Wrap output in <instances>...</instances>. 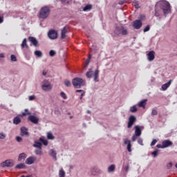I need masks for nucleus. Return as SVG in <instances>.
<instances>
[{
  "label": "nucleus",
  "mask_w": 177,
  "mask_h": 177,
  "mask_svg": "<svg viewBox=\"0 0 177 177\" xmlns=\"http://www.w3.org/2000/svg\"><path fill=\"white\" fill-rule=\"evenodd\" d=\"M27 158V155H26V153H22L21 154H19V157H18V161H21V160H24Z\"/></svg>",
  "instance_id": "23"
},
{
  "label": "nucleus",
  "mask_w": 177,
  "mask_h": 177,
  "mask_svg": "<svg viewBox=\"0 0 177 177\" xmlns=\"http://www.w3.org/2000/svg\"><path fill=\"white\" fill-rule=\"evenodd\" d=\"M98 78H99V71L95 70L94 72V81H97Z\"/></svg>",
  "instance_id": "30"
},
{
  "label": "nucleus",
  "mask_w": 177,
  "mask_h": 177,
  "mask_svg": "<svg viewBox=\"0 0 177 177\" xmlns=\"http://www.w3.org/2000/svg\"><path fill=\"white\" fill-rule=\"evenodd\" d=\"M138 145H140L141 146H143V139H142V138H139L138 140Z\"/></svg>",
  "instance_id": "49"
},
{
  "label": "nucleus",
  "mask_w": 177,
  "mask_h": 177,
  "mask_svg": "<svg viewBox=\"0 0 177 177\" xmlns=\"http://www.w3.org/2000/svg\"><path fill=\"white\" fill-rule=\"evenodd\" d=\"M31 113L28 111V109H25V112L22 113L23 117H26V115H30Z\"/></svg>",
  "instance_id": "37"
},
{
  "label": "nucleus",
  "mask_w": 177,
  "mask_h": 177,
  "mask_svg": "<svg viewBox=\"0 0 177 177\" xmlns=\"http://www.w3.org/2000/svg\"><path fill=\"white\" fill-rule=\"evenodd\" d=\"M131 147L132 145L131 144V142H129L127 145V151H129V153H131V151H132Z\"/></svg>",
  "instance_id": "40"
},
{
  "label": "nucleus",
  "mask_w": 177,
  "mask_h": 177,
  "mask_svg": "<svg viewBox=\"0 0 177 177\" xmlns=\"http://www.w3.org/2000/svg\"><path fill=\"white\" fill-rule=\"evenodd\" d=\"M33 147H36L37 149H42V144L38 141H35Z\"/></svg>",
  "instance_id": "21"
},
{
  "label": "nucleus",
  "mask_w": 177,
  "mask_h": 177,
  "mask_svg": "<svg viewBox=\"0 0 177 177\" xmlns=\"http://www.w3.org/2000/svg\"><path fill=\"white\" fill-rule=\"evenodd\" d=\"M72 84L75 88H80L81 86H83V85H85V81L82 78L76 77L73 80Z\"/></svg>",
  "instance_id": "3"
},
{
  "label": "nucleus",
  "mask_w": 177,
  "mask_h": 177,
  "mask_svg": "<svg viewBox=\"0 0 177 177\" xmlns=\"http://www.w3.org/2000/svg\"><path fill=\"white\" fill-rule=\"evenodd\" d=\"M156 59V52L154 50H151L147 54V59L149 62H153Z\"/></svg>",
  "instance_id": "10"
},
{
  "label": "nucleus",
  "mask_w": 177,
  "mask_h": 177,
  "mask_svg": "<svg viewBox=\"0 0 177 177\" xmlns=\"http://www.w3.org/2000/svg\"><path fill=\"white\" fill-rule=\"evenodd\" d=\"M115 35L116 36L118 35H128V30L125 29L123 26H117L114 31Z\"/></svg>",
  "instance_id": "4"
},
{
  "label": "nucleus",
  "mask_w": 177,
  "mask_h": 177,
  "mask_svg": "<svg viewBox=\"0 0 177 177\" xmlns=\"http://www.w3.org/2000/svg\"><path fill=\"white\" fill-rule=\"evenodd\" d=\"M6 138V135L3 133H0V139H5Z\"/></svg>",
  "instance_id": "53"
},
{
  "label": "nucleus",
  "mask_w": 177,
  "mask_h": 177,
  "mask_svg": "<svg viewBox=\"0 0 177 177\" xmlns=\"http://www.w3.org/2000/svg\"><path fill=\"white\" fill-rule=\"evenodd\" d=\"M157 114H158V112L157 111V110L153 109L152 112H151V115H157Z\"/></svg>",
  "instance_id": "50"
},
{
  "label": "nucleus",
  "mask_w": 177,
  "mask_h": 177,
  "mask_svg": "<svg viewBox=\"0 0 177 177\" xmlns=\"http://www.w3.org/2000/svg\"><path fill=\"white\" fill-rule=\"evenodd\" d=\"M48 35L50 39H56L57 38V32L55 30H49Z\"/></svg>",
  "instance_id": "7"
},
{
  "label": "nucleus",
  "mask_w": 177,
  "mask_h": 177,
  "mask_svg": "<svg viewBox=\"0 0 177 177\" xmlns=\"http://www.w3.org/2000/svg\"><path fill=\"white\" fill-rule=\"evenodd\" d=\"M64 85H66V86H71V82L69 80H65L64 81Z\"/></svg>",
  "instance_id": "44"
},
{
  "label": "nucleus",
  "mask_w": 177,
  "mask_h": 177,
  "mask_svg": "<svg viewBox=\"0 0 177 177\" xmlns=\"http://www.w3.org/2000/svg\"><path fill=\"white\" fill-rule=\"evenodd\" d=\"M129 143H131V140H129L128 139H124V145H128Z\"/></svg>",
  "instance_id": "55"
},
{
  "label": "nucleus",
  "mask_w": 177,
  "mask_h": 177,
  "mask_svg": "<svg viewBox=\"0 0 177 177\" xmlns=\"http://www.w3.org/2000/svg\"><path fill=\"white\" fill-rule=\"evenodd\" d=\"M136 121V118L134 115H131L129 118L127 128H132V126L135 124Z\"/></svg>",
  "instance_id": "8"
},
{
  "label": "nucleus",
  "mask_w": 177,
  "mask_h": 177,
  "mask_svg": "<svg viewBox=\"0 0 177 177\" xmlns=\"http://www.w3.org/2000/svg\"><path fill=\"white\" fill-rule=\"evenodd\" d=\"M66 176V171L64 169H60L59 171V177H65Z\"/></svg>",
  "instance_id": "26"
},
{
  "label": "nucleus",
  "mask_w": 177,
  "mask_h": 177,
  "mask_svg": "<svg viewBox=\"0 0 177 177\" xmlns=\"http://www.w3.org/2000/svg\"><path fill=\"white\" fill-rule=\"evenodd\" d=\"M42 74H43V75H46V72L44 71V72L42 73Z\"/></svg>",
  "instance_id": "63"
},
{
  "label": "nucleus",
  "mask_w": 177,
  "mask_h": 177,
  "mask_svg": "<svg viewBox=\"0 0 177 177\" xmlns=\"http://www.w3.org/2000/svg\"><path fill=\"white\" fill-rule=\"evenodd\" d=\"M158 155V151L156 150V151H154L152 152V156L154 158H156V157H157V156Z\"/></svg>",
  "instance_id": "48"
},
{
  "label": "nucleus",
  "mask_w": 177,
  "mask_h": 177,
  "mask_svg": "<svg viewBox=\"0 0 177 177\" xmlns=\"http://www.w3.org/2000/svg\"><path fill=\"white\" fill-rule=\"evenodd\" d=\"M172 82V80H170L167 83H165L162 85V91H167L168 88H169V86L171 85V83Z\"/></svg>",
  "instance_id": "16"
},
{
  "label": "nucleus",
  "mask_w": 177,
  "mask_h": 177,
  "mask_svg": "<svg viewBox=\"0 0 177 177\" xmlns=\"http://www.w3.org/2000/svg\"><path fill=\"white\" fill-rule=\"evenodd\" d=\"M42 89L43 91H50V89H52V86L50 84H43Z\"/></svg>",
  "instance_id": "19"
},
{
  "label": "nucleus",
  "mask_w": 177,
  "mask_h": 177,
  "mask_svg": "<svg viewBox=\"0 0 177 177\" xmlns=\"http://www.w3.org/2000/svg\"><path fill=\"white\" fill-rule=\"evenodd\" d=\"M89 60H91V57H88V59H87V60L86 61V66H88V64H89Z\"/></svg>",
  "instance_id": "58"
},
{
  "label": "nucleus",
  "mask_w": 177,
  "mask_h": 177,
  "mask_svg": "<svg viewBox=\"0 0 177 177\" xmlns=\"http://www.w3.org/2000/svg\"><path fill=\"white\" fill-rule=\"evenodd\" d=\"M35 161H37V158L35 156H30L26 160V164L31 165L34 164Z\"/></svg>",
  "instance_id": "11"
},
{
  "label": "nucleus",
  "mask_w": 177,
  "mask_h": 177,
  "mask_svg": "<svg viewBox=\"0 0 177 177\" xmlns=\"http://www.w3.org/2000/svg\"><path fill=\"white\" fill-rule=\"evenodd\" d=\"M76 92L81 93L80 100H82V97H84V96H85V92L83 90H77Z\"/></svg>",
  "instance_id": "38"
},
{
  "label": "nucleus",
  "mask_w": 177,
  "mask_h": 177,
  "mask_svg": "<svg viewBox=\"0 0 177 177\" xmlns=\"http://www.w3.org/2000/svg\"><path fill=\"white\" fill-rule=\"evenodd\" d=\"M28 120L30 121V122H32V124H38L39 122V118L34 115H30L28 117Z\"/></svg>",
  "instance_id": "13"
},
{
  "label": "nucleus",
  "mask_w": 177,
  "mask_h": 177,
  "mask_svg": "<svg viewBox=\"0 0 177 177\" xmlns=\"http://www.w3.org/2000/svg\"><path fill=\"white\" fill-rule=\"evenodd\" d=\"M20 131L21 136H30V133H28V129H27L26 127H21Z\"/></svg>",
  "instance_id": "12"
},
{
  "label": "nucleus",
  "mask_w": 177,
  "mask_h": 177,
  "mask_svg": "<svg viewBox=\"0 0 177 177\" xmlns=\"http://www.w3.org/2000/svg\"><path fill=\"white\" fill-rule=\"evenodd\" d=\"M132 5L135 7L136 9H139V8H140V6H139V2L138 1H133Z\"/></svg>",
  "instance_id": "36"
},
{
  "label": "nucleus",
  "mask_w": 177,
  "mask_h": 177,
  "mask_svg": "<svg viewBox=\"0 0 177 177\" xmlns=\"http://www.w3.org/2000/svg\"><path fill=\"white\" fill-rule=\"evenodd\" d=\"M55 55H56V52L55 50H50L49 55L51 57H53V56H55Z\"/></svg>",
  "instance_id": "42"
},
{
  "label": "nucleus",
  "mask_w": 177,
  "mask_h": 177,
  "mask_svg": "<svg viewBox=\"0 0 177 177\" xmlns=\"http://www.w3.org/2000/svg\"><path fill=\"white\" fill-rule=\"evenodd\" d=\"M66 34H67V29L66 27H64L61 31V39L66 38Z\"/></svg>",
  "instance_id": "18"
},
{
  "label": "nucleus",
  "mask_w": 177,
  "mask_h": 177,
  "mask_svg": "<svg viewBox=\"0 0 177 177\" xmlns=\"http://www.w3.org/2000/svg\"><path fill=\"white\" fill-rule=\"evenodd\" d=\"M35 56H37V57H42V52L39 51V50H35Z\"/></svg>",
  "instance_id": "34"
},
{
  "label": "nucleus",
  "mask_w": 177,
  "mask_h": 177,
  "mask_svg": "<svg viewBox=\"0 0 177 177\" xmlns=\"http://www.w3.org/2000/svg\"><path fill=\"white\" fill-rule=\"evenodd\" d=\"M21 46L22 48V49H24V48H26L27 49H28V44H27V39H24Z\"/></svg>",
  "instance_id": "20"
},
{
  "label": "nucleus",
  "mask_w": 177,
  "mask_h": 177,
  "mask_svg": "<svg viewBox=\"0 0 177 177\" xmlns=\"http://www.w3.org/2000/svg\"><path fill=\"white\" fill-rule=\"evenodd\" d=\"M15 165V162L13 160H7L1 163V167H13Z\"/></svg>",
  "instance_id": "9"
},
{
  "label": "nucleus",
  "mask_w": 177,
  "mask_h": 177,
  "mask_svg": "<svg viewBox=\"0 0 177 177\" xmlns=\"http://www.w3.org/2000/svg\"><path fill=\"white\" fill-rule=\"evenodd\" d=\"M115 171V165H111L108 167V172H114Z\"/></svg>",
  "instance_id": "27"
},
{
  "label": "nucleus",
  "mask_w": 177,
  "mask_h": 177,
  "mask_svg": "<svg viewBox=\"0 0 177 177\" xmlns=\"http://www.w3.org/2000/svg\"><path fill=\"white\" fill-rule=\"evenodd\" d=\"M39 141L42 142L44 146H46L48 145V140H44V137L40 138Z\"/></svg>",
  "instance_id": "32"
},
{
  "label": "nucleus",
  "mask_w": 177,
  "mask_h": 177,
  "mask_svg": "<svg viewBox=\"0 0 177 177\" xmlns=\"http://www.w3.org/2000/svg\"><path fill=\"white\" fill-rule=\"evenodd\" d=\"M59 1H60V2H62V3H64L66 0H59Z\"/></svg>",
  "instance_id": "61"
},
{
  "label": "nucleus",
  "mask_w": 177,
  "mask_h": 177,
  "mask_svg": "<svg viewBox=\"0 0 177 177\" xmlns=\"http://www.w3.org/2000/svg\"><path fill=\"white\" fill-rule=\"evenodd\" d=\"M142 135V129L139 126H135V133L132 137V142H136L138 136Z\"/></svg>",
  "instance_id": "5"
},
{
  "label": "nucleus",
  "mask_w": 177,
  "mask_h": 177,
  "mask_svg": "<svg viewBox=\"0 0 177 177\" xmlns=\"http://www.w3.org/2000/svg\"><path fill=\"white\" fill-rule=\"evenodd\" d=\"M156 147H158V149H165L164 147V145L162 144V145H156Z\"/></svg>",
  "instance_id": "56"
},
{
  "label": "nucleus",
  "mask_w": 177,
  "mask_h": 177,
  "mask_svg": "<svg viewBox=\"0 0 177 177\" xmlns=\"http://www.w3.org/2000/svg\"><path fill=\"white\" fill-rule=\"evenodd\" d=\"M47 138L49 140H53V139H55V136H53V134H52V133L48 132L47 133Z\"/></svg>",
  "instance_id": "28"
},
{
  "label": "nucleus",
  "mask_w": 177,
  "mask_h": 177,
  "mask_svg": "<svg viewBox=\"0 0 177 177\" xmlns=\"http://www.w3.org/2000/svg\"><path fill=\"white\" fill-rule=\"evenodd\" d=\"M16 140H17V142H23V138H21V137H20V136H17Z\"/></svg>",
  "instance_id": "51"
},
{
  "label": "nucleus",
  "mask_w": 177,
  "mask_h": 177,
  "mask_svg": "<svg viewBox=\"0 0 177 177\" xmlns=\"http://www.w3.org/2000/svg\"><path fill=\"white\" fill-rule=\"evenodd\" d=\"M119 5H124V1H120V2L119 3Z\"/></svg>",
  "instance_id": "62"
},
{
  "label": "nucleus",
  "mask_w": 177,
  "mask_h": 177,
  "mask_svg": "<svg viewBox=\"0 0 177 177\" xmlns=\"http://www.w3.org/2000/svg\"><path fill=\"white\" fill-rule=\"evenodd\" d=\"M0 57L3 59V57H5V55L3 53H0Z\"/></svg>",
  "instance_id": "59"
},
{
  "label": "nucleus",
  "mask_w": 177,
  "mask_h": 177,
  "mask_svg": "<svg viewBox=\"0 0 177 177\" xmlns=\"http://www.w3.org/2000/svg\"><path fill=\"white\" fill-rule=\"evenodd\" d=\"M23 168H26V165L24 163H20L15 167L16 169H23Z\"/></svg>",
  "instance_id": "25"
},
{
  "label": "nucleus",
  "mask_w": 177,
  "mask_h": 177,
  "mask_svg": "<svg viewBox=\"0 0 177 177\" xmlns=\"http://www.w3.org/2000/svg\"><path fill=\"white\" fill-rule=\"evenodd\" d=\"M60 96L62 97H63L64 99V100H66V99H67V95H66V93H64V92H61V93H60Z\"/></svg>",
  "instance_id": "43"
},
{
  "label": "nucleus",
  "mask_w": 177,
  "mask_h": 177,
  "mask_svg": "<svg viewBox=\"0 0 177 177\" xmlns=\"http://www.w3.org/2000/svg\"><path fill=\"white\" fill-rule=\"evenodd\" d=\"M167 167H172V162H169V164L167 165Z\"/></svg>",
  "instance_id": "60"
},
{
  "label": "nucleus",
  "mask_w": 177,
  "mask_h": 177,
  "mask_svg": "<svg viewBox=\"0 0 177 177\" xmlns=\"http://www.w3.org/2000/svg\"><path fill=\"white\" fill-rule=\"evenodd\" d=\"M50 14V8L48 6H44L41 8L39 12L40 19H47Z\"/></svg>",
  "instance_id": "2"
},
{
  "label": "nucleus",
  "mask_w": 177,
  "mask_h": 177,
  "mask_svg": "<svg viewBox=\"0 0 177 177\" xmlns=\"http://www.w3.org/2000/svg\"><path fill=\"white\" fill-rule=\"evenodd\" d=\"M162 145H163V147L167 148L169 147V146H172V142L169 140H167L165 141H162Z\"/></svg>",
  "instance_id": "15"
},
{
  "label": "nucleus",
  "mask_w": 177,
  "mask_h": 177,
  "mask_svg": "<svg viewBox=\"0 0 177 177\" xmlns=\"http://www.w3.org/2000/svg\"><path fill=\"white\" fill-rule=\"evenodd\" d=\"M13 122H14V124L17 125V124H20V122H21V119H20V118L19 116H17L14 118Z\"/></svg>",
  "instance_id": "22"
},
{
  "label": "nucleus",
  "mask_w": 177,
  "mask_h": 177,
  "mask_svg": "<svg viewBox=\"0 0 177 177\" xmlns=\"http://www.w3.org/2000/svg\"><path fill=\"white\" fill-rule=\"evenodd\" d=\"M25 177H32V176L28 175V176H25Z\"/></svg>",
  "instance_id": "64"
},
{
  "label": "nucleus",
  "mask_w": 177,
  "mask_h": 177,
  "mask_svg": "<svg viewBox=\"0 0 177 177\" xmlns=\"http://www.w3.org/2000/svg\"><path fill=\"white\" fill-rule=\"evenodd\" d=\"M34 99H35V96L34 95L29 96V100H34Z\"/></svg>",
  "instance_id": "57"
},
{
  "label": "nucleus",
  "mask_w": 177,
  "mask_h": 177,
  "mask_svg": "<svg viewBox=\"0 0 177 177\" xmlns=\"http://www.w3.org/2000/svg\"><path fill=\"white\" fill-rule=\"evenodd\" d=\"M91 9H92V5L88 4V5H86V6L83 8V11H84V12H88V10H91Z\"/></svg>",
  "instance_id": "29"
},
{
  "label": "nucleus",
  "mask_w": 177,
  "mask_h": 177,
  "mask_svg": "<svg viewBox=\"0 0 177 177\" xmlns=\"http://www.w3.org/2000/svg\"><path fill=\"white\" fill-rule=\"evenodd\" d=\"M142 26H143L142 20L136 19L133 22V27L135 30H140V28H142Z\"/></svg>",
  "instance_id": "6"
},
{
  "label": "nucleus",
  "mask_w": 177,
  "mask_h": 177,
  "mask_svg": "<svg viewBox=\"0 0 177 177\" xmlns=\"http://www.w3.org/2000/svg\"><path fill=\"white\" fill-rule=\"evenodd\" d=\"M28 41L30 42H31L32 44H33V46H39V44H38V40H37V39L34 37H28Z\"/></svg>",
  "instance_id": "14"
},
{
  "label": "nucleus",
  "mask_w": 177,
  "mask_h": 177,
  "mask_svg": "<svg viewBox=\"0 0 177 177\" xmlns=\"http://www.w3.org/2000/svg\"><path fill=\"white\" fill-rule=\"evenodd\" d=\"M99 172V169L97 167H94L91 171L93 175H96V173Z\"/></svg>",
  "instance_id": "39"
},
{
  "label": "nucleus",
  "mask_w": 177,
  "mask_h": 177,
  "mask_svg": "<svg viewBox=\"0 0 177 177\" xmlns=\"http://www.w3.org/2000/svg\"><path fill=\"white\" fill-rule=\"evenodd\" d=\"M35 153L37 156H42V148H38L35 151Z\"/></svg>",
  "instance_id": "31"
},
{
  "label": "nucleus",
  "mask_w": 177,
  "mask_h": 177,
  "mask_svg": "<svg viewBox=\"0 0 177 177\" xmlns=\"http://www.w3.org/2000/svg\"><path fill=\"white\" fill-rule=\"evenodd\" d=\"M155 16H156V17H160V16H161V12L158 11V10H156Z\"/></svg>",
  "instance_id": "45"
},
{
  "label": "nucleus",
  "mask_w": 177,
  "mask_h": 177,
  "mask_svg": "<svg viewBox=\"0 0 177 177\" xmlns=\"http://www.w3.org/2000/svg\"><path fill=\"white\" fill-rule=\"evenodd\" d=\"M158 6L162 10L164 16L167 17V15L171 13V4L169 2L162 0L158 3Z\"/></svg>",
  "instance_id": "1"
},
{
  "label": "nucleus",
  "mask_w": 177,
  "mask_h": 177,
  "mask_svg": "<svg viewBox=\"0 0 177 177\" xmlns=\"http://www.w3.org/2000/svg\"><path fill=\"white\" fill-rule=\"evenodd\" d=\"M86 77L87 78H92V75H93V72L92 71H89L86 73Z\"/></svg>",
  "instance_id": "35"
},
{
  "label": "nucleus",
  "mask_w": 177,
  "mask_h": 177,
  "mask_svg": "<svg viewBox=\"0 0 177 177\" xmlns=\"http://www.w3.org/2000/svg\"><path fill=\"white\" fill-rule=\"evenodd\" d=\"M147 103V100H142L140 102H138V107H142V109H145V107H146Z\"/></svg>",
  "instance_id": "17"
},
{
  "label": "nucleus",
  "mask_w": 177,
  "mask_h": 177,
  "mask_svg": "<svg viewBox=\"0 0 177 177\" xmlns=\"http://www.w3.org/2000/svg\"><path fill=\"white\" fill-rule=\"evenodd\" d=\"M147 31H150V26L147 25L143 30L144 32H147Z\"/></svg>",
  "instance_id": "46"
},
{
  "label": "nucleus",
  "mask_w": 177,
  "mask_h": 177,
  "mask_svg": "<svg viewBox=\"0 0 177 177\" xmlns=\"http://www.w3.org/2000/svg\"><path fill=\"white\" fill-rule=\"evenodd\" d=\"M145 19H146V16L141 15H140V19H138V20H141V22H142L143 20H145Z\"/></svg>",
  "instance_id": "52"
},
{
  "label": "nucleus",
  "mask_w": 177,
  "mask_h": 177,
  "mask_svg": "<svg viewBox=\"0 0 177 177\" xmlns=\"http://www.w3.org/2000/svg\"><path fill=\"white\" fill-rule=\"evenodd\" d=\"M157 143V140L154 139L151 142V146H154Z\"/></svg>",
  "instance_id": "54"
},
{
  "label": "nucleus",
  "mask_w": 177,
  "mask_h": 177,
  "mask_svg": "<svg viewBox=\"0 0 177 177\" xmlns=\"http://www.w3.org/2000/svg\"><path fill=\"white\" fill-rule=\"evenodd\" d=\"M131 113H136L138 111V108H136V105H134L130 108Z\"/></svg>",
  "instance_id": "33"
},
{
  "label": "nucleus",
  "mask_w": 177,
  "mask_h": 177,
  "mask_svg": "<svg viewBox=\"0 0 177 177\" xmlns=\"http://www.w3.org/2000/svg\"><path fill=\"white\" fill-rule=\"evenodd\" d=\"M11 62H17V58L16 57V55H11Z\"/></svg>",
  "instance_id": "41"
},
{
  "label": "nucleus",
  "mask_w": 177,
  "mask_h": 177,
  "mask_svg": "<svg viewBox=\"0 0 177 177\" xmlns=\"http://www.w3.org/2000/svg\"><path fill=\"white\" fill-rule=\"evenodd\" d=\"M3 23V14L0 12V24H2Z\"/></svg>",
  "instance_id": "47"
},
{
  "label": "nucleus",
  "mask_w": 177,
  "mask_h": 177,
  "mask_svg": "<svg viewBox=\"0 0 177 177\" xmlns=\"http://www.w3.org/2000/svg\"><path fill=\"white\" fill-rule=\"evenodd\" d=\"M50 156H51V157H53V158H55V160H57V153H56V151L53 150V149H50Z\"/></svg>",
  "instance_id": "24"
}]
</instances>
